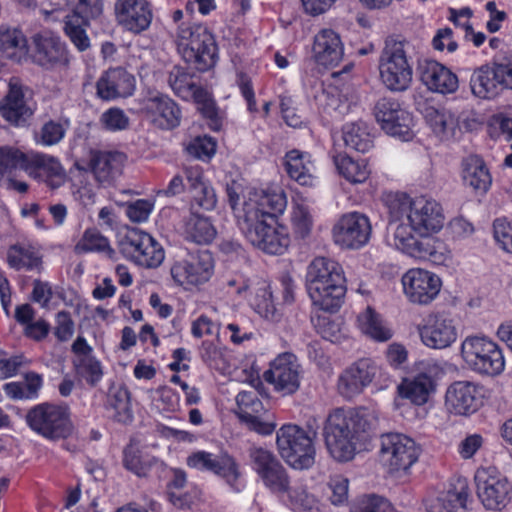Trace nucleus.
Wrapping results in <instances>:
<instances>
[{
    "mask_svg": "<svg viewBox=\"0 0 512 512\" xmlns=\"http://www.w3.org/2000/svg\"><path fill=\"white\" fill-rule=\"evenodd\" d=\"M230 206L247 240L271 255L285 253L290 245L287 228L273 217L282 215L287 207V196L279 187H249L240 199L233 187H228Z\"/></svg>",
    "mask_w": 512,
    "mask_h": 512,
    "instance_id": "nucleus-1",
    "label": "nucleus"
},
{
    "mask_svg": "<svg viewBox=\"0 0 512 512\" xmlns=\"http://www.w3.org/2000/svg\"><path fill=\"white\" fill-rule=\"evenodd\" d=\"M388 209V244L401 241L402 230L410 236H432L445 226L442 205L427 196L410 197L404 193L390 194L386 198Z\"/></svg>",
    "mask_w": 512,
    "mask_h": 512,
    "instance_id": "nucleus-2",
    "label": "nucleus"
},
{
    "mask_svg": "<svg viewBox=\"0 0 512 512\" xmlns=\"http://www.w3.org/2000/svg\"><path fill=\"white\" fill-rule=\"evenodd\" d=\"M372 419L364 408L333 410L324 427L325 443L331 456L341 462L351 460L362 435L371 428Z\"/></svg>",
    "mask_w": 512,
    "mask_h": 512,
    "instance_id": "nucleus-3",
    "label": "nucleus"
},
{
    "mask_svg": "<svg viewBox=\"0 0 512 512\" xmlns=\"http://www.w3.org/2000/svg\"><path fill=\"white\" fill-rule=\"evenodd\" d=\"M306 286L314 306L328 312L338 310L346 292L342 266L333 259L316 257L307 268Z\"/></svg>",
    "mask_w": 512,
    "mask_h": 512,
    "instance_id": "nucleus-4",
    "label": "nucleus"
},
{
    "mask_svg": "<svg viewBox=\"0 0 512 512\" xmlns=\"http://www.w3.org/2000/svg\"><path fill=\"white\" fill-rule=\"evenodd\" d=\"M413 44L398 37H389L384 43L378 63L382 84L392 92H405L413 82Z\"/></svg>",
    "mask_w": 512,
    "mask_h": 512,
    "instance_id": "nucleus-5",
    "label": "nucleus"
},
{
    "mask_svg": "<svg viewBox=\"0 0 512 512\" xmlns=\"http://www.w3.org/2000/svg\"><path fill=\"white\" fill-rule=\"evenodd\" d=\"M464 365L481 376L501 375L506 366L503 349L486 335H468L460 345Z\"/></svg>",
    "mask_w": 512,
    "mask_h": 512,
    "instance_id": "nucleus-6",
    "label": "nucleus"
},
{
    "mask_svg": "<svg viewBox=\"0 0 512 512\" xmlns=\"http://www.w3.org/2000/svg\"><path fill=\"white\" fill-rule=\"evenodd\" d=\"M177 51L185 62L199 71H206L216 61V46L212 35L201 25L182 22L175 32Z\"/></svg>",
    "mask_w": 512,
    "mask_h": 512,
    "instance_id": "nucleus-7",
    "label": "nucleus"
},
{
    "mask_svg": "<svg viewBox=\"0 0 512 512\" xmlns=\"http://www.w3.org/2000/svg\"><path fill=\"white\" fill-rule=\"evenodd\" d=\"M276 445L281 458L294 470H308L315 463L313 439L297 425H283L276 433Z\"/></svg>",
    "mask_w": 512,
    "mask_h": 512,
    "instance_id": "nucleus-8",
    "label": "nucleus"
},
{
    "mask_svg": "<svg viewBox=\"0 0 512 512\" xmlns=\"http://www.w3.org/2000/svg\"><path fill=\"white\" fill-rule=\"evenodd\" d=\"M421 453L420 445L407 435L387 433L381 436L380 461L392 475H407Z\"/></svg>",
    "mask_w": 512,
    "mask_h": 512,
    "instance_id": "nucleus-9",
    "label": "nucleus"
},
{
    "mask_svg": "<svg viewBox=\"0 0 512 512\" xmlns=\"http://www.w3.org/2000/svg\"><path fill=\"white\" fill-rule=\"evenodd\" d=\"M392 383V376L383 367L369 358L358 360L339 376L337 388L345 398L360 394L370 384L378 390L387 388Z\"/></svg>",
    "mask_w": 512,
    "mask_h": 512,
    "instance_id": "nucleus-10",
    "label": "nucleus"
},
{
    "mask_svg": "<svg viewBox=\"0 0 512 512\" xmlns=\"http://www.w3.org/2000/svg\"><path fill=\"white\" fill-rule=\"evenodd\" d=\"M476 495L489 511H502L512 499V484L494 466H481L474 474Z\"/></svg>",
    "mask_w": 512,
    "mask_h": 512,
    "instance_id": "nucleus-11",
    "label": "nucleus"
},
{
    "mask_svg": "<svg viewBox=\"0 0 512 512\" xmlns=\"http://www.w3.org/2000/svg\"><path fill=\"white\" fill-rule=\"evenodd\" d=\"M69 10L65 16L64 31L79 51L90 46L86 27L103 13L102 0H63Z\"/></svg>",
    "mask_w": 512,
    "mask_h": 512,
    "instance_id": "nucleus-12",
    "label": "nucleus"
},
{
    "mask_svg": "<svg viewBox=\"0 0 512 512\" xmlns=\"http://www.w3.org/2000/svg\"><path fill=\"white\" fill-rule=\"evenodd\" d=\"M214 269L212 253L202 250L175 261L171 265L170 275L175 285L191 291L207 283L212 278Z\"/></svg>",
    "mask_w": 512,
    "mask_h": 512,
    "instance_id": "nucleus-13",
    "label": "nucleus"
},
{
    "mask_svg": "<svg viewBox=\"0 0 512 512\" xmlns=\"http://www.w3.org/2000/svg\"><path fill=\"white\" fill-rule=\"evenodd\" d=\"M26 421L34 432L50 440L66 438L72 432L68 409L56 404L35 406L27 413Z\"/></svg>",
    "mask_w": 512,
    "mask_h": 512,
    "instance_id": "nucleus-14",
    "label": "nucleus"
},
{
    "mask_svg": "<svg viewBox=\"0 0 512 512\" xmlns=\"http://www.w3.org/2000/svg\"><path fill=\"white\" fill-rule=\"evenodd\" d=\"M399 244L392 246L398 252L420 261H429L434 265L448 266L452 263L453 252L441 238L432 236H410L402 230Z\"/></svg>",
    "mask_w": 512,
    "mask_h": 512,
    "instance_id": "nucleus-15",
    "label": "nucleus"
},
{
    "mask_svg": "<svg viewBox=\"0 0 512 512\" xmlns=\"http://www.w3.org/2000/svg\"><path fill=\"white\" fill-rule=\"evenodd\" d=\"M119 248L127 259L145 268H156L165 258L162 245L149 233L140 229L129 230L121 238Z\"/></svg>",
    "mask_w": 512,
    "mask_h": 512,
    "instance_id": "nucleus-16",
    "label": "nucleus"
},
{
    "mask_svg": "<svg viewBox=\"0 0 512 512\" xmlns=\"http://www.w3.org/2000/svg\"><path fill=\"white\" fill-rule=\"evenodd\" d=\"M371 235L369 217L357 211L343 214L332 227L333 242L342 249H361L369 243Z\"/></svg>",
    "mask_w": 512,
    "mask_h": 512,
    "instance_id": "nucleus-17",
    "label": "nucleus"
},
{
    "mask_svg": "<svg viewBox=\"0 0 512 512\" xmlns=\"http://www.w3.org/2000/svg\"><path fill=\"white\" fill-rule=\"evenodd\" d=\"M374 114L386 134L402 141H409L414 137L413 115L398 100L381 98L375 105Z\"/></svg>",
    "mask_w": 512,
    "mask_h": 512,
    "instance_id": "nucleus-18",
    "label": "nucleus"
},
{
    "mask_svg": "<svg viewBox=\"0 0 512 512\" xmlns=\"http://www.w3.org/2000/svg\"><path fill=\"white\" fill-rule=\"evenodd\" d=\"M442 372L436 360H426L420 363V371L412 376L403 378L397 386L398 396L409 400L413 405H425L436 391L435 378Z\"/></svg>",
    "mask_w": 512,
    "mask_h": 512,
    "instance_id": "nucleus-19",
    "label": "nucleus"
},
{
    "mask_svg": "<svg viewBox=\"0 0 512 512\" xmlns=\"http://www.w3.org/2000/svg\"><path fill=\"white\" fill-rule=\"evenodd\" d=\"M303 373L298 358L292 353L285 352L270 362L263 377L276 392L286 396L299 390Z\"/></svg>",
    "mask_w": 512,
    "mask_h": 512,
    "instance_id": "nucleus-20",
    "label": "nucleus"
},
{
    "mask_svg": "<svg viewBox=\"0 0 512 512\" xmlns=\"http://www.w3.org/2000/svg\"><path fill=\"white\" fill-rule=\"evenodd\" d=\"M402 290L409 302L429 305L439 295L442 280L438 274L425 268L413 267L401 277Z\"/></svg>",
    "mask_w": 512,
    "mask_h": 512,
    "instance_id": "nucleus-21",
    "label": "nucleus"
},
{
    "mask_svg": "<svg viewBox=\"0 0 512 512\" xmlns=\"http://www.w3.org/2000/svg\"><path fill=\"white\" fill-rule=\"evenodd\" d=\"M32 57L36 64L48 70L66 68L70 61L65 43L51 31L33 35Z\"/></svg>",
    "mask_w": 512,
    "mask_h": 512,
    "instance_id": "nucleus-22",
    "label": "nucleus"
},
{
    "mask_svg": "<svg viewBox=\"0 0 512 512\" xmlns=\"http://www.w3.org/2000/svg\"><path fill=\"white\" fill-rule=\"evenodd\" d=\"M252 469L265 488L280 496L285 491L290 479L280 461L270 451L255 448L250 452Z\"/></svg>",
    "mask_w": 512,
    "mask_h": 512,
    "instance_id": "nucleus-23",
    "label": "nucleus"
},
{
    "mask_svg": "<svg viewBox=\"0 0 512 512\" xmlns=\"http://www.w3.org/2000/svg\"><path fill=\"white\" fill-rule=\"evenodd\" d=\"M418 333L426 347L436 350L451 347L459 336L455 320L443 314L429 315L419 325Z\"/></svg>",
    "mask_w": 512,
    "mask_h": 512,
    "instance_id": "nucleus-24",
    "label": "nucleus"
},
{
    "mask_svg": "<svg viewBox=\"0 0 512 512\" xmlns=\"http://www.w3.org/2000/svg\"><path fill=\"white\" fill-rule=\"evenodd\" d=\"M228 293L248 300L250 306L262 317L273 319L276 313L272 292L266 282H259L251 289L249 281L238 275L227 281Z\"/></svg>",
    "mask_w": 512,
    "mask_h": 512,
    "instance_id": "nucleus-25",
    "label": "nucleus"
},
{
    "mask_svg": "<svg viewBox=\"0 0 512 512\" xmlns=\"http://www.w3.org/2000/svg\"><path fill=\"white\" fill-rule=\"evenodd\" d=\"M482 389L471 381H456L445 393V408L454 415H470L482 405Z\"/></svg>",
    "mask_w": 512,
    "mask_h": 512,
    "instance_id": "nucleus-26",
    "label": "nucleus"
},
{
    "mask_svg": "<svg viewBox=\"0 0 512 512\" xmlns=\"http://www.w3.org/2000/svg\"><path fill=\"white\" fill-rule=\"evenodd\" d=\"M417 110L432 133L441 141L455 139L460 133L459 119L451 109L442 105L418 103Z\"/></svg>",
    "mask_w": 512,
    "mask_h": 512,
    "instance_id": "nucleus-27",
    "label": "nucleus"
},
{
    "mask_svg": "<svg viewBox=\"0 0 512 512\" xmlns=\"http://www.w3.org/2000/svg\"><path fill=\"white\" fill-rule=\"evenodd\" d=\"M126 162V156L121 152L92 151L87 166L75 163L79 172H92L100 184H111L121 173Z\"/></svg>",
    "mask_w": 512,
    "mask_h": 512,
    "instance_id": "nucleus-28",
    "label": "nucleus"
},
{
    "mask_svg": "<svg viewBox=\"0 0 512 512\" xmlns=\"http://www.w3.org/2000/svg\"><path fill=\"white\" fill-rule=\"evenodd\" d=\"M468 496L466 479L452 478L447 488L427 499V512H466Z\"/></svg>",
    "mask_w": 512,
    "mask_h": 512,
    "instance_id": "nucleus-29",
    "label": "nucleus"
},
{
    "mask_svg": "<svg viewBox=\"0 0 512 512\" xmlns=\"http://www.w3.org/2000/svg\"><path fill=\"white\" fill-rule=\"evenodd\" d=\"M7 95L0 102V114L8 122L19 125L33 114L34 108L29 102V90L12 78L8 84Z\"/></svg>",
    "mask_w": 512,
    "mask_h": 512,
    "instance_id": "nucleus-30",
    "label": "nucleus"
},
{
    "mask_svg": "<svg viewBox=\"0 0 512 512\" xmlns=\"http://www.w3.org/2000/svg\"><path fill=\"white\" fill-rule=\"evenodd\" d=\"M25 172L52 189L62 186L66 180V173L60 161L43 153H28Z\"/></svg>",
    "mask_w": 512,
    "mask_h": 512,
    "instance_id": "nucleus-31",
    "label": "nucleus"
},
{
    "mask_svg": "<svg viewBox=\"0 0 512 512\" xmlns=\"http://www.w3.org/2000/svg\"><path fill=\"white\" fill-rule=\"evenodd\" d=\"M117 22L126 30L141 33L147 30L152 21V10L146 0H117L115 3Z\"/></svg>",
    "mask_w": 512,
    "mask_h": 512,
    "instance_id": "nucleus-32",
    "label": "nucleus"
},
{
    "mask_svg": "<svg viewBox=\"0 0 512 512\" xmlns=\"http://www.w3.org/2000/svg\"><path fill=\"white\" fill-rule=\"evenodd\" d=\"M344 44L340 35L331 28L320 29L314 36L312 58L325 68L336 67L343 59Z\"/></svg>",
    "mask_w": 512,
    "mask_h": 512,
    "instance_id": "nucleus-33",
    "label": "nucleus"
},
{
    "mask_svg": "<svg viewBox=\"0 0 512 512\" xmlns=\"http://www.w3.org/2000/svg\"><path fill=\"white\" fill-rule=\"evenodd\" d=\"M419 73L422 83L431 92L447 95L456 92L459 87L456 74L435 60H423L419 64Z\"/></svg>",
    "mask_w": 512,
    "mask_h": 512,
    "instance_id": "nucleus-34",
    "label": "nucleus"
},
{
    "mask_svg": "<svg viewBox=\"0 0 512 512\" xmlns=\"http://www.w3.org/2000/svg\"><path fill=\"white\" fill-rule=\"evenodd\" d=\"M146 117L160 129H173L181 120V111L178 105L168 96L157 94L149 97L144 103Z\"/></svg>",
    "mask_w": 512,
    "mask_h": 512,
    "instance_id": "nucleus-35",
    "label": "nucleus"
},
{
    "mask_svg": "<svg viewBox=\"0 0 512 512\" xmlns=\"http://www.w3.org/2000/svg\"><path fill=\"white\" fill-rule=\"evenodd\" d=\"M134 89V76L123 68L110 69L97 81V95L103 100L131 96Z\"/></svg>",
    "mask_w": 512,
    "mask_h": 512,
    "instance_id": "nucleus-36",
    "label": "nucleus"
},
{
    "mask_svg": "<svg viewBox=\"0 0 512 512\" xmlns=\"http://www.w3.org/2000/svg\"><path fill=\"white\" fill-rule=\"evenodd\" d=\"M285 168L294 181L301 186L316 187L319 179L316 175V167L307 152L293 149L285 155Z\"/></svg>",
    "mask_w": 512,
    "mask_h": 512,
    "instance_id": "nucleus-37",
    "label": "nucleus"
},
{
    "mask_svg": "<svg viewBox=\"0 0 512 512\" xmlns=\"http://www.w3.org/2000/svg\"><path fill=\"white\" fill-rule=\"evenodd\" d=\"M180 229L186 241L198 245L210 244L217 236V229L211 218L196 212H190L183 218Z\"/></svg>",
    "mask_w": 512,
    "mask_h": 512,
    "instance_id": "nucleus-38",
    "label": "nucleus"
},
{
    "mask_svg": "<svg viewBox=\"0 0 512 512\" xmlns=\"http://www.w3.org/2000/svg\"><path fill=\"white\" fill-rule=\"evenodd\" d=\"M356 327L363 336L378 343L387 342L394 335L389 324L370 306L357 315Z\"/></svg>",
    "mask_w": 512,
    "mask_h": 512,
    "instance_id": "nucleus-39",
    "label": "nucleus"
},
{
    "mask_svg": "<svg viewBox=\"0 0 512 512\" xmlns=\"http://www.w3.org/2000/svg\"><path fill=\"white\" fill-rule=\"evenodd\" d=\"M194 203L206 211H212L217 205V195L212 185L205 180L200 166L185 169Z\"/></svg>",
    "mask_w": 512,
    "mask_h": 512,
    "instance_id": "nucleus-40",
    "label": "nucleus"
},
{
    "mask_svg": "<svg viewBox=\"0 0 512 512\" xmlns=\"http://www.w3.org/2000/svg\"><path fill=\"white\" fill-rule=\"evenodd\" d=\"M461 178L465 186L482 193L487 192L492 183L485 162L477 155H469L462 160Z\"/></svg>",
    "mask_w": 512,
    "mask_h": 512,
    "instance_id": "nucleus-41",
    "label": "nucleus"
},
{
    "mask_svg": "<svg viewBox=\"0 0 512 512\" xmlns=\"http://www.w3.org/2000/svg\"><path fill=\"white\" fill-rule=\"evenodd\" d=\"M472 93L481 99L495 97L501 88V81L494 61L475 69L470 78Z\"/></svg>",
    "mask_w": 512,
    "mask_h": 512,
    "instance_id": "nucleus-42",
    "label": "nucleus"
},
{
    "mask_svg": "<svg viewBox=\"0 0 512 512\" xmlns=\"http://www.w3.org/2000/svg\"><path fill=\"white\" fill-rule=\"evenodd\" d=\"M214 476L218 477L233 493L246 488V479L240 463L228 452H221Z\"/></svg>",
    "mask_w": 512,
    "mask_h": 512,
    "instance_id": "nucleus-43",
    "label": "nucleus"
},
{
    "mask_svg": "<svg viewBox=\"0 0 512 512\" xmlns=\"http://www.w3.org/2000/svg\"><path fill=\"white\" fill-rule=\"evenodd\" d=\"M214 476L218 477L233 493L246 488V479L240 463L228 452H221Z\"/></svg>",
    "mask_w": 512,
    "mask_h": 512,
    "instance_id": "nucleus-44",
    "label": "nucleus"
},
{
    "mask_svg": "<svg viewBox=\"0 0 512 512\" xmlns=\"http://www.w3.org/2000/svg\"><path fill=\"white\" fill-rule=\"evenodd\" d=\"M27 38L17 28L0 27V60L21 62L28 55Z\"/></svg>",
    "mask_w": 512,
    "mask_h": 512,
    "instance_id": "nucleus-45",
    "label": "nucleus"
},
{
    "mask_svg": "<svg viewBox=\"0 0 512 512\" xmlns=\"http://www.w3.org/2000/svg\"><path fill=\"white\" fill-rule=\"evenodd\" d=\"M289 221L295 237L304 239L311 234L314 216L309 200L306 197L300 194H296L293 197Z\"/></svg>",
    "mask_w": 512,
    "mask_h": 512,
    "instance_id": "nucleus-46",
    "label": "nucleus"
},
{
    "mask_svg": "<svg viewBox=\"0 0 512 512\" xmlns=\"http://www.w3.org/2000/svg\"><path fill=\"white\" fill-rule=\"evenodd\" d=\"M333 162L338 174L351 184H362L370 177L371 169L366 159L338 153L333 156Z\"/></svg>",
    "mask_w": 512,
    "mask_h": 512,
    "instance_id": "nucleus-47",
    "label": "nucleus"
},
{
    "mask_svg": "<svg viewBox=\"0 0 512 512\" xmlns=\"http://www.w3.org/2000/svg\"><path fill=\"white\" fill-rule=\"evenodd\" d=\"M280 497L297 512L312 510L317 505L316 497L308 491L303 480L289 481Z\"/></svg>",
    "mask_w": 512,
    "mask_h": 512,
    "instance_id": "nucleus-48",
    "label": "nucleus"
},
{
    "mask_svg": "<svg viewBox=\"0 0 512 512\" xmlns=\"http://www.w3.org/2000/svg\"><path fill=\"white\" fill-rule=\"evenodd\" d=\"M342 138L348 148L361 153L373 147L369 125L363 121L346 123L342 128Z\"/></svg>",
    "mask_w": 512,
    "mask_h": 512,
    "instance_id": "nucleus-49",
    "label": "nucleus"
},
{
    "mask_svg": "<svg viewBox=\"0 0 512 512\" xmlns=\"http://www.w3.org/2000/svg\"><path fill=\"white\" fill-rule=\"evenodd\" d=\"M74 249L79 254L96 252L110 259L116 254L115 250L110 246L108 239L95 229H87L76 243Z\"/></svg>",
    "mask_w": 512,
    "mask_h": 512,
    "instance_id": "nucleus-50",
    "label": "nucleus"
},
{
    "mask_svg": "<svg viewBox=\"0 0 512 512\" xmlns=\"http://www.w3.org/2000/svg\"><path fill=\"white\" fill-rule=\"evenodd\" d=\"M7 261L16 270H34L41 265L40 256L30 247L12 246L7 253Z\"/></svg>",
    "mask_w": 512,
    "mask_h": 512,
    "instance_id": "nucleus-51",
    "label": "nucleus"
},
{
    "mask_svg": "<svg viewBox=\"0 0 512 512\" xmlns=\"http://www.w3.org/2000/svg\"><path fill=\"white\" fill-rule=\"evenodd\" d=\"M28 153L12 147H0V181L13 175L16 169L25 171Z\"/></svg>",
    "mask_w": 512,
    "mask_h": 512,
    "instance_id": "nucleus-52",
    "label": "nucleus"
},
{
    "mask_svg": "<svg viewBox=\"0 0 512 512\" xmlns=\"http://www.w3.org/2000/svg\"><path fill=\"white\" fill-rule=\"evenodd\" d=\"M168 83L172 90L180 97L194 96L200 88L193 84L192 77L183 68L175 66L169 73Z\"/></svg>",
    "mask_w": 512,
    "mask_h": 512,
    "instance_id": "nucleus-53",
    "label": "nucleus"
},
{
    "mask_svg": "<svg viewBox=\"0 0 512 512\" xmlns=\"http://www.w3.org/2000/svg\"><path fill=\"white\" fill-rule=\"evenodd\" d=\"M68 126V120L48 121L41 128L38 143L44 146H52L59 143L64 138Z\"/></svg>",
    "mask_w": 512,
    "mask_h": 512,
    "instance_id": "nucleus-54",
    "label": "nucleus"
},
{
    "mask_svg": "<svg viewBox=\"0 0 512 512\" xmlns=\"http://www.w3.org/2000/svg\"><path fill=\"white\" fill-rule=\"evenodd\" d=\"M236 403L238 407L237 415L240 420L247 418L253 414L264 412L262 402L257 397L255 391H241L236 396Z\"/></svg>",
    "mask_w": 512,
    "mask_h": 512,
    "instance_id": "nucleus-55",
    "label": "nucleus"
},
{
    "mask_svg": "<svg viewBox=\"0 0 512 512\" xmlns=\"http://www.w3.org/2000/svg\"><path fill=\"white\" fill-rule=\"evenodd\" d=\"M219 458L220 453L214 454L205 450H196L187 456L186 465L189 468L213 474Z\"/></svg>",
    "mask_w": 512,
    "mask_h": 512,
    "instance_id": "nucleus-56",
    "label": "nucleus"
},
{
    "mask_svg": "<svg viewBox=\"0 0 512 512\" xmlns=\"http://www.w3.org/2000/svg\"><path fill=\"white\" fill-rule=\"evenodd\" d=\"M155 393L157 395L155 398L156 406L166 417H170V414L179 410L180 396L172 388L162 386L159 387Z\"/></svg>",
    "mask_w": 512,
    "mask_h": 512,
    "instance_id": "nucleus-57",
    "label": "nucleus"
},
{
    "mask_svg": "<svg viewBox=\"0 0 512 512\" xmlns=\"http://www.w3.org/2000/svg\"><path fill=\"white\" fill-rule=\"evenodd\" d=\"M75 366L78 373L90 384L99 382L103 376L102 364L94 356L78 358Z\"/></svg>",
    "mask_w": 512,
    "mask_h": 512,
    "instance_id": "nucleus-58",
    "label": "nucleus"
},
{
    "mask_svg": "<svg viewBox=\"0 0 512 512\" xmlns=\"http://www.w3.org/2000/svg\"><path fill=\"white\" fill-rule=\"evenodd\" d=\"M330 494L328 496L330 502L339 506L348 500L349 481L342 475H333L327 483Z\"/></svg>",
    "mask_w": 512,
    "mask_h": 512,
    "instance_id": "nucleus-59",
    "label": "nucleus"
},
{
    "mask_svg": "<svg viewBox=\"0 0 512 512\" xmlns=\"http://www.w3.org/2000/svg\"><path fill=\"white\" fill-rule=\"evenodd\" d=\"M216 142L212 137L199 136L194 138L188 145L189 154L198 159H210L216 152Z\"/></svg>",
    "mask_w": 512,
    "mask_h": 512,
    "instance_id": "nucleus-60",
    "label": "nucleus"
},
{
    "mask_svg": "<svg viewBox=\"0 0 512 512\" xmlns=\"http://www.w3.org/2000/svg\"><path fill=\"white\" fill-rule=\"evenodd\" d=\"M241 421L245 423L250 430L261 435L272 434L277 426L274 416L265 415V417H263L262 413H255Z\"/></svg>",
    "mask_w": 512,
    "mask_h": 512,
    "instance_id": "nucleus-61",
    "label": "nucleus"
},
{
    "mask_svg": "<svg viewBox=\"0 0 512 512\" xmlns=\"http://www.w3.org/2000/svg\"><path fill=\"white\" fill-rule=\"evenodd\" d=\"M101 122L107 130L120 131L129 126V118L123 110L119 108H110L101 116Z\"/></svg>",
    "mask_w": 512,
    "mask_h": 512,
    "instance_id": "nucleus-62",
    "label": "nucleus"
},
{
    "mask_svg": "<svg viewBox=\"0 0 512 512\" xmlns=\"http://www.w3.org/2000/svg\"><path fill=\"white\" fill-rule=\"evenodd\" d=\"M154 203L147 199H138L127 205L126 215L136 223L145 222L153 211Z\"/></svg>",
    "mask_w": 512,
    "mask_h": 512,
    "instance_id": "nucleus-63",
    "label": "nucleus"
},
{
    "mask_svg": "<svg viewBox=\"0 0 512 512\" xmlns=\"http://www.w3.org/2000/svg\"><path fill=\"white\" fill-rule=\"evenodd\" d=\"M494 238L500 247L512 253V226L505 218H498L494 221Z\"/></svg>",
    "mask_w": 512,
    "mask_h": 512,
    "instance_id": "nucleus-64",
    "label": "nucleus"
}]
</instances>
